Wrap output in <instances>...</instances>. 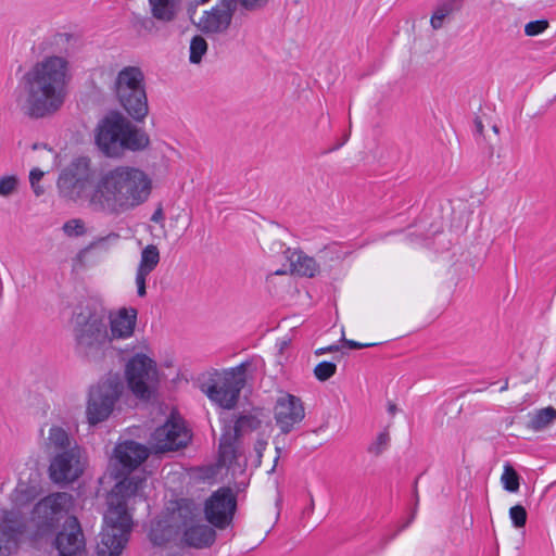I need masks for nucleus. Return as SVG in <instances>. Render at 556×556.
<instances>
[{"label": "nucleus", "instance_id": "f257e3e1", "mask_svg": "<svg viewBox=\"0 0 556 556\" xmlns=\"http://www.w3.org/2000/svg\"><path fill=\"white\" fill-rule=\"evenodd\" d=\"M63 198L81 201L86 207L104 216H119L143 204L152 189V181L142 169L118 165L96 177L91 160L74 159L58 178Z\"/></svg>", "mask_w": 556, "mask_h": 556}, {"label": "nucleus", "instance_id": "f03ea898", "mask_svg": "<svg viewBox=\"0 0 556 556\" xmlns=\"http://www.w3.org/2000/svg\"><path fill=\"white\" fill-rule=\"evenodd\" d=\"M66 65L64 59L50 56L25 74L24 90L16 98L25 115L41 118L63 105L66 96Z\"/></svg>", "mask_w": 556, "mask_h": 556}, {"label": "nucleus", "instance_id": "7ed1b4c3", "mask_svg": "<svg viewBox=\"0 0 556 556\" xmlns=\"http://www.w3.org/2000/svg\"><path fill=\"white\" fill-rule=\"evenodd\" d=\"M146 479L134 475L118 481L106 497L108 509L97 545L99 556H119L128 542L132 520L127 511V501L143 488Z\"/></svg>", "mask_w": 556, "mask_h": 556}, {"label": "nucleus", "instance_id": "20e7f679", "mask_svg": "<svg viewBox=\"0 0 556 556\" xmlns=\"http://www.w3.org/2000/svg\"><path fill=\"white\" fill-rule=\"evenodd\" d=\"M96 143L109 157H121L126 151L144 150L149 136L119 112H111L102 118L96 129Z\"/></svg>", "mask_w": 556, "mask_h": 556}, {"label": "nucleus", "instance_id": "39448f33", "mask_svg": "<svg viewBox=\"0 0 556 556\" xmlns=\"http://www.w3.org/2000/svg\"><path fill=\"white\" fill-rule=\"evenodd\" d=\"M114 94L121 106L135 121L141 122L149 112L144 74L138 66H125L114 80Z\"/></svg>", "mask_w": 556, "mask_h": 556}, {"label": "nucleus", "instance_id": "423d86ee", "mask_svg": "<svg viewBox=\"0 0 556 556\" xmlns=\"http://www.w3.org/2000/svg\"><path fill=\"white\" fill-rule=\"evenodd\" d=\"M75 352L89 361H100L111 343L108 323L104 317L91 314L84 321L79 319L74 328Z\"/></svg>", "mask_w": 556, "mask_h": 556}, {"label": "nucleus", "instance_id": "0eeeda50", "mask_svg": "<svg viewBox=\"0 0 556 556\" xmlns=\"http://www.w3.org/2000/svg\"><path fill=\"white\" fill-rule=\"evenodd\" d=\"M174 519L179 522V534L185 545L205 548L215 542L216 531L211 526L200 522V510L191 500L181 498L177 502Z\"/></svg>", "mask_w": 556, "mask_h": 556}, {"label": "nucleus", "instance_id": "6e6552de", "mask_svg": "<svg viewBox=\"0 0 556 556\" xmlns=\"http://www.w3.org/2000/svg\"><path fill=\"white\" fill-rule=\"evenodd\" d=\"M124 390L118 375H109L89 390L86 416L89 425L94 426L106 420Z\"/></svg>", "mask_w": 556, "mask_h": 556}, {"label": "nucleus", "instance_id": "1a4fd4ad", "mask_svg": "<svg viewBox=\"0 0 556 556\" xmlns=\"http://www.w3.org/2000/svg\"><path fill=\"white\" fill-rule=\"evenodd\" d=\"M74 497L67 492H56L40 500L31 511L30 522L35 527V535L42 536L52 532L60 520L70 513Z\"/></svg>", "mask_w": 556, "mask_h": 556}, {"label": "nucleus", "instance_id": "9d476101", "mask_svg": "<svg viewBox=\"0 0 556 556\" xmlns=\"http://www.w3.org/2000/svg\"><path fill=\"white\" fill-rule=\"evenodd\" d=\"M127 386L140 400H150L159 384L156 363L144 354L134 355L125 368Z\"/></svg>", "mask_w": 556, "mask_h": 556}, {"label": "nucleus", "instance_id": "9b49d317", "mask_svg": "<svg viewBox=\"0 0 556 556\" xmlns=\"http://www.w3.org/2000/svg\"><path fill=\"white\" fill-rule=\"evenodd\" d=\"M249 363L244 362L226 371L220 383L211 386L206 394L220 407L231 409L236 406L240 392L244 388Z\"/></svg>", "mask_w": 556, "mask_h": 556}, {"label": "nucleus", "instance_id": "f8f14e48", "mask_svg": "<svg viewBox=\"0 0 556 556\" xmlns=\"http://www.w3.org/2000/svg\"><path fill=\"white\" fill-rule=\"evenodd\" d=\"M237 498L230 488H220L205 501L206 520L217 529H226L233 519Z\"/></svg>", "mask_w": 556, "mask_h": 556}, {"label": "nucleus", "instance_id": "ddd939ff", "mask_svg": "<svg viewBox=\"0 0 556 556\" xmlns=\"http://www.w3.org/2000/svg\"><path fill=\"white\" fill-rule=\"evenodd\" d=\"M190 439V433L184 421L172 416L164 425L154 430L150 443L155 453H165L185 447Z\"/></svg>", "mask_w": 556, "mask_h": 556}, {"label": "nucleus", "instance_id": "4468645a", "mask_svg": "<svg viewBox=\"0 0 556 556\" xmlns=\"http://www.w3.org/2000/svg\"><path fill=\"white\" fill-rule=\"evenodd\" d=\"M84 457L80 447L61 451L53 455L49 466V476L54 483H71L84 472Z\"/></svg>", "mask_w": 556, "mask_h": 556}, {"label": "nucleus", "instance_id": "2eb2a0df", "mask_svg": "<svg viewBox=\"0 0 556 556\" xmlns=\"http://www.w3.org/2000/svg\"><path fill=\"white\" fill-rule=\"evenodd\" d=\"M237 9L230 0H217L210 10L203 12L197 27L207 36L225 34L232 22Z\"/></svg>", "mask_w": 556, "mask_h": 556}, {"label": "nucleus", "instance_id": "dca6fc26", "mask_svg": "<svg viewBox=\"0 0 556 556\" xmlns=\"http://www.w3.org/2000/svg\"><path fill=\"white\" fill-rule=\"evenodd\" d=\"M149 456V450L135 441H125L117 444L114 448L113 475L121 478L129 475L140 466Z\"/></svg>", "mask_w": 556, "mask_h": 556}, {"label": "nucleus", "instance_id": "f3484780", "mask_svg": "<svg viewBox=\"0 0 556 556\" xmlns=\"http://www.w3.org/2000/svg\"><path fill=\"white\" fill-rule=\"evenodd\" d=\"M27 523L20 511H4L0 519V556H10L18 547Z\"/></svg>", "mask_w": 556, "mask_h": 556}, {"label": "nucleus", "instance_id": "a211bd4d", "mask_svg": "<svg viewBox=\"0 0 556 556\" xmlns=\"http://www.w3.org/2000/svg\"><path fill=\"white\" fill-rule=\"evenodd\" d=\"M304 417L305 410L300 397L290 393H282L277 399L274 418L283 434L289 433Z\"/></svg>", "mask_w": 556, "mask_h": 556}, {"label": "nucleus", "instance_id": "6ab92c4d", "mask_svg": "<svg viewBox=\"0 0 556 556\" xmlns=\"http://www.w3.org/2000/svg\"><path fill=\"white\" fill-rule=\"evenodd\" d=\"M59 556H85L84 535L76 517H70L66 527L59 532L55 541Z\"/></svg>", "mask_w": 556, "mask_h": 556}, {"label": "nucleus", "instance_id": "aec40b11", "mask_svg": "<svg viewBox=\"0 0 556 556\" xmlns=\"http://www.w3.org/2000/svg\"><path fill=\"white\" fill-rule=\"evenodd\" d=\"M137 321V309L119 308L116 313H111L109 316L110 324V340L128 339L134 334Z\"/></svg>", "mask_w": 556, "mask_h": 556}, {"label": "nucleus", "instance_id": "412c9836", "mask_svg": "<svg viewBox=\"0 0 556 556\" xmlns=\"http://www.w3.org/2000/svg\"><path fill=\"white\" fill-rule=\"evenodd\" d=\"M42 492L40 475L30 472L27 479L20 477L18 482L11 494V500L16 507H23L33 502Z\"/></svg>", "mask_w": 556, "mask_h": 556}, {"label": "nucleus", "instance_id": "4be33fe9", "mask_svg": "<svg viewBox=\"0 0 556 556\" xmlns=\"http://www.w3.org/2000/svg\"><path fill=\"white\" fill-rule=\"evenodd\" d=\"M160 263V251L156 245L149 244L142 251L140 255V262L136 271V286L137 294L140 298L146 296L147 277L155 269Z\"/></svg>", "mask_w": 556, "mask_h": 556}, {"label": "nucleus", "instance_id": "5701e85b", "mask_svg": "<svg viewBox=\"0 0 556 556\" xmlns=\"http://www.w3.org/2000/svg\"><path fill=\"white\" fill-rule=\"evenodd\" d=\"M149 13L160 24L174 23L184 10V0H148Z\"/></svg>", "mask_w": 556, "mask_h": 556}, {"label": "nucleus", "instance_id": "b1692460", "mask_svg": "<svg viewBox=\"0 0 556 556\" xmlns=\"http://www.w3.org/2000/svg\"><path fill=\"white\" fill-rule=\"evenodd\" d=\"M179 522L177 519H174V510L172 514L162 520H157L151 527L149 536L151 542L154 545L162 546L172 540H175L179 536Z\"/></svg>", "mask_w": 556, "mask_h": 556}, {"label": "nucleus", "instance_id": "393cba45", "mask_svg": "<svg viewBox=\"0 0 556 556\" xmlns=\"http://www.w3.org/2000/svg\"><path fill=\"white\" fill-rule=\"evenodd\" d=\"M286 258L290 264V271L303 277H314L319 271L316 261L300 250L288 248L285 251Z\"/></svg>", "mask_w": 556, "mask_h": 556}, {"label": "nucleus", "instance_id": "a878e982", "mask_svg": "<svg viewBox=\"0 0 556 556\" xmlns=\"http://www.w3.org/2000/svg\"><path fill=\"white\" fill-rule=\"evenodd\" d=\"M464 0H439L430 18L433 30L441 29L463 7Z\"/></svg>", "mask_w": 556, "mask_h": 556}, {"label": "nucleus", "instance_id": "bb28decb", "mask_svg": "<svg viewBox=\"0 0 556 556\" xmlns=\"http://www.w3.org/2000/svg\"><path fill=\"white\" fill-rule=\"evenodd\" d=\"M46 447L49 453L56 454L61 451L72 450V447H79L76 441L70 437L68 432L60 427L52 426L48 431L46 439Z\"/></svg>", "mask_w": 556, "mask_h": 556}, {"label": "nucleus", "instance_id": "cd10ccee", "mask_svg": "<svg viewBox=\"0 0 556 556\" xmlns=\"http://www.w3.org/2000/svg\"><path fill=\"white\" fill-rule=\"evenodd\" d=\"M240 438L225 427L219 439V462L223 465L231 464L237 459L238 440Z\"/></svg>", "mask_w": 556, "mask_h": 556}, {"label": "nucleus", "instance_id": "c85d7f7f", "mask_svg": "<svg viewBox=\"0 0 556 556\" xmlns=\"http://www.w3.org/2000/svg\"><path fill=\"white\" fill-rule=\"evenodd\" d=\"M556 420V409L552 406L541 408L529 415L527 428L532 431H542Z\"/></svg>", "mask_w": 556, "mask_h": 556}, {"label": "nucleus", "instance_id": "c756f323", "mask_svg": "<svg viewBox=\"0 0 556 556\" xmlns=\"http://www.w3.org/2000/svg\"><path fill=\"white\" fill-rule=\"evenodd\" d=\"M260 424L261 421L255 416L242 415L236 420L233 427L228 426L226 428L240 438L243 433L257 429Z\"/></svg>", "mask_w": 556, "mask_h": 556}, {"label": "nucleus", "instance_id": "7c9ffc66", "mask_svg": "<svg viewBox=\"0 0 556 556\" xmlns=\"http://www.w3.org/2000/svg\"><path fill=\"white\" fill-rule=\"evenodd\" d=\"M134 28L138 33L143 34H155L159 28L156 26V23L159 21L150 14V16H144L140 14H135L131 20Z\"/></svg>", "mask_w": 556, "mask_h": 556}, {"label": "nucleus", "instance_id": "2f4dec72", "mask_svg": "<svg viewBox=\"0 0 556 556\" xmlns=\"http://www.w3.org/2000/svg\"><path fill=\"white\" fill-rule=\"evenodd\" d=\"M189 61L191 64H199L202 61L203 55L207 52V42L206 40L197 35L192 37L189 47Z\"/></svg>", "mask_w": 556, "mask_h": 556}, {"label": "nucleus", "instance_id": "473e14b6", "mask_svg": "<svg viewBox=\"0 0 556 556\" xmlns=\"http://www.w3.org/2000/svg\"><path fill=\"white\" fill-rule=\"evenodd\" d=\"M501 481L503 488L508 492L515 493L519 490V476L509 464L505 465Z\"/></svg>", "mask_w": 556, "mask_h": 556}, {"label": "nucleus", "instance_id": "72a5a7b5", "mask_svg": "<svg viewBox=\"0 0 556 556\" xmlns=\"http://www.w3.org/2000/svg\"><path fill=\"white\" fill-rule=\"evenodd\" d=\"M336 371L337 366L331 362H321L314 368V375L319 381H327L336 374Z\"/></svg>", "mask_w": 556, "mask_h": 556}, {"label": "nucleus", "instance_id": "f704fd0d", "mask_svg": "<svg viewBox=\"0 0 556 556\" xmlns=\"http://www.w3.org/2000/svg\"><path fill=\"white\" fill-rule=\"evenodd\" d=\"M390 434L387 430L380 432L377 439L368 446V452L378 456L380 455L389 445Z\"/></svg>", "mask_w": 556, "mask_h": 556}, {"label": "nucleus", "instance_id": "c9c22d12", "mask_svg": "<svg viewBox=\"0 0 556 556\" xmlns=\"http://www.w3.org/2000/svg\"><path fill=\"white\" fill-rule=\"evenodd\" d=\"M527 510L522 505H515L509 509V518L515 528H523L527 522Z\"/></svg>", "mask_w": 556, "mask_h": 556}, {"label": "nucleus", "instance_id": "e433bc0d", "mask_svg": "<svg viewBox=\"0 0 556 556\" xmlns=\"http://www.w3.org/2000/svg\"><path fill=\"white\" fill-rule=\"evenodd\" d=\"M63 231L68 237H79L85 233V224L81 219L74 218L63 225Z\"/></svg>", "mask_w": 556, "mask_h": 556}, {"label": "nucleus", "instance_id": "4c0bfd02", "mask_svg": "<svg viewBox=\"0 0 556 556\" xmlns=\"http://www.w3.org/2000/svg\"><path fill=\"white\" fill-rule=\"evenodd\" d=\"M548 27V22L546 20H538L532 21L526 24L525 33L529 37H533L542 34Z\"/></svg>", "mask_w": 556, "mask_h": 556}, {"label": "nucleus", "instance_id": "58836bf2", "mask_svg": "<svg viewBox=\"0 0 556 556\" xmlns=\"http://www.w3.org/2000/svg\"><path fill=\"white\" fill-rule=\"evenodd\" d=\"M17 186V179L14 176H7L0 179V195L8 197L12 194Z\"/></svg>", "mask_w": 556, "mask_h": 556}, {"label": "nucleus", "instance_id": "ea45409f", "mask_svg": "<svg viewBox=\"0 0 556 556\" xmlns=\"http://www.w3.org/2000/svg\"><path fill=\"white\" fill-rule=\"evenodd\" d=\"M42 177H43V172L41 169L34 168L30 170L29 180H30L31 188H33L34 192L36 193V195H40L43 193V189L41 188V186H39V181L41 180Z\"/></svg>", "mask_w": 556, "mask_h": 556}, {"label": "nucleus", "instance_id": "a19ab883", "mask_svg": "<svg viewBox=\"0 0 556 556\" xmlns=\"http://www.w3.org/2000/svg\"><path fill=\"white\" fill-rule=\"evenodd\" d=\"M343 343L349 346L350 349H362V348H368L375 345L374 343H359L354 340H348L345 338H342Z\"/></svg>", "mask_w": 556, "mask_h": 556}, {"label": "nucleus", "instance_id": "79ce46f5", "mask_svg": "<svg viewBox=\"0 0 556 556\" xmlns=\"http://www.w3.org/2000/svg\"><path fill=\"white\" fill-rule=\"evenodd\" d=\"M547 389L549 396L556 401V376L549 380Z\"/></svg>", "mask_w": 556, "mask_h": 556}, {"label": "nucleus", "instance_id": "37998d69", "mask_svg": "<svg viewBox=\"0 0 556 556\" xmlns=\"http://www.w3.org/2000/svg\"><path fill=\"white\" fill-rule=\"evenodd\" d=\"M267 442L264 440H257L255 443V451L258 456H262L263 451L266 448Z\"/></svg>", "mask_w": 556, "mask_h": 556}, {"label": "nucleus", "instance_id": "c03bdc74", "mask_svg": "<svg viewBox=\"0 0 556 556\" xmlns=\"http://www.w3.org/2000/svg\"><path fill=\"white\" fill-rule=\"evenodd\" d=\"M338 350H339L338 345H329L327 348L318 349L316 351V354L320 355V354H324V353H327V352H334V351H338Z\"/></svg>", "mask_w": 556, "mask_h": 556}, {"label": "nucleus", "instance_id": "a18cd8bd", "mask_svg": "<svg viewBox=\"0 0 556 556\" xmlns=\"http://www.w3.org/2000/svg\"><path fill=\"white\" fill-rule=\"evenodd\" d=\"M475 127H476V131L478 134L481 135L483 132V124H482L481 119L478 117L475 119Z\"/></svg>", "mask_w": 556, "mask_h": 556}, {"label": "nucleus", "instance_id": "49530a36", "mask_svg": "<svg viewBox=\"0 0 556 556\" xmlns=\"http://www.w3.org/2000/svg\"><path fill=\"white\" fill-rule=\"evenodd\" d=\"M418 502H419V496H418V493H417V489L415 488V507H414V510H413V514H412V518L408 520L407 523H409L413 520V518L415 517Z\"/></svg>", "mask_w": 556, "mask_h": 556}, {"label": "nucleus", "instance_id": "de8ad7c7", "mask_svg": "<svg viewBox=\"0 0 556 556\" xmlns=\"http://www.w3.org/2000/svg\"><path fill=\"white\" fill-rule=\"evenodd\" d=\"M388 412H389V414H391V415H395V413L397 412V407H396V405H395L394 403H391V402H390V403L388 404Z\"/></svg>", "mask_w": 556, "mask_h": 556}, {"label": "nucleus", "instance_id": "09e8293b", "mask_svg": "<svg viewBox=\"0 0 556 556\" xmlns=\"http://www.w3.org/2000/svg\"><path fill=\"white\" fill-rule=\"evenodd\" d=\"M162 211L161 210H157L156 212H154V214L152 215V220L153 222H159L161 218H162Z\"/></svg>", "mask_w": 556, "mask_h": 556}, {"label": "nucleus", "instance_id": "8fccbe9b", "mask_svg": "<svg viewBox=\"0 0 556 556\" xmlns=\"http://www.w3.org/2000/svg\"><path fill=\"white\" fill-rule=\"evenodd\" d=\"M315 507V502L313 495L309 493V506H308V513L312 514Z\"/></svg>", "mask_w": 556, "mask_h": 556}, {"label": "nucleus", "instance_id": "3c124183", "mask_svg": "<svg viewBox=\"0 0 556 556\" xmlns=\"http://www.w3.org/2000/svg\"><path fill=\"white\" fill-rule=\"evenodd\" d=\"M508 389V381L506 380L504 384H502V388L500 389L501 392H504Z\"/></svg>", "mask_w": 556, "mask_h": 556}, {"label": "nucleus", "instance_id": "603ef678", "mask_svg": "<svg viewBox=\"0 0 556 556\" xmlns=\"http://www.w3.org/2000/svg\"><path fill=\"white\" fill-rule=\"evenodd\" d=\"M197 4H205L210 2L211 0H194Z\"/></svg>", "mask_w": 556, "mask_h": 556}, {"label": "nucleus", "instance_id": "864d4df0", "mask_svg": "<svg viewBox=\"0 0 556 556\" xmlns=\"http://www.w3.org/2000/svg\"><path fill=\"white\" fill-rule=\"evenodd\" d=\"M492 129L495 134H498V127L496 125H493Z\"/></svg>", "mask_w": 556, "mask_h": 556}, {"label": "nucleus", "instance_id": "5fc2aeb1", "mask_svg": "<svg viewBox=\"0 0 556 556\" xmlns=\"http://www.w3.org/2000/svg\"><path fill=\"white\" fill-rule=\"evenodd\" d=\"M276 451H277V453H278V456L276 457V460H277V459H278V457H279V454H280V451H281V450H280L279 447H276Z\"/></svg>", "mask_w": 556, "mask_h": 556}]
</instances>
